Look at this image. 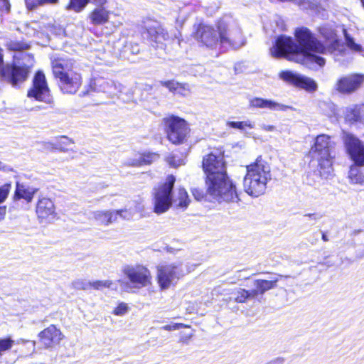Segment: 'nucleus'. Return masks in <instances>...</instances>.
Returning a JSON list of instances; mask_svg holds the SVG:
<instances>
[{"label": "nucleus", "mask_w": 364, "mask_h": 364, "mask_svg": "<svg viewBox=\"0 0 364 364\" xmlns=\"http://www.w3.org/2000/svg\"><path fill=\"white\" fill-rule=\"evenodd\" d=\"M71 60L59 58L52 62L53 72L56 78L59 79L60 87L63 92L74 94L82 84L80 74L71 70Z\"/></svg>", "instance_id": "nucleus-5"}, {"label": "nucleus", "mask_w": 364, "mask_h": 364, "mask_svg": "<svg viewBox=\"0 0 364 364\" xmlns=\"http://www.w3.org/2000/svg\"><path fill=\"white\" fill-rule=\"evenodd\" d=\"M188 326L185 325L183 323H174L172 325H165L162 327V328L165 331H172L175 330H178L180 328H187Z\"/></svg>", "instance_id": "nucleus-42"}, {"label": "nucleus", "mask_w": 364, "mask_h": 364, "mask_svg": "<svg viewBox=\"0 0 364 364\" xmlns=\"http://www.w3.org/2000/svg\"><path fill=\"white\" fill-rule=\"evenodd\" d=\"M334 142L326 134L316 137L314 145L309 151L311 157L318 162V171L321 178H328L333 175V150Z\"/></svg>", "instance_id": "nucleus-3"}, {"label": "nucleus", "mask_w": 364, "mask_h": 364, "mask_svg": "<svg viewBox=\"0 0 364 364\" xmlns=\"http://www.w3.org/2000/svg\"><path fill=\"white\" fill-rule=\"evenodd\" d=\"M192 193L197 200H200L204 196L203 191L198 188H193L192 190Z\"/></svg>", "instance_id": "nucleus-45"}, {"label": "nucleus", "mask_w": 364, "mask_h": 364, "mask_svg": "<svg viewBox=\"0 0 364 364\" xmlns=\"http://www.w3.org/2000/svg\"><path fill=\"white\" fill-rule=\"evenodd\" d=\"M139 52V48H138V46H137V45H136V46H135V47H134V48H133V49H132V53L136 54V53H138Z\"/></svg>", "instance_id": "nucleus-53"}, {"label": "nucleus", "mask_w": 364, "mask_h": 364, "mask_svg": "<svg viewBox=\"0 0 364 364\" xmlns=\"http://www.w3.org/2000/svg\"><path fill=\"white\" fill-rule=\"evenodd\" d=\"M192 270H194V268H192ZM191 271V269H186V271H184V272H186V273H188V272H190Z\"/></svg>", "instance_id": "nucleus-55"}, {"label": "nucleus", "mask_w": 364, "mask_h": 364, "mask_svg": "<svg viewBox=\"0 0 364 364\" xmlns=\"http://www.w3.org/2000/svg\"><path fill=\"white\" fill-rule=\"evenodd\" d=\"M36 214L41 220L50 221L55 218V211L53 202L47 198H43L38 202Z\"/></svg>", "instance_id": "nucleus-23"}, {"label": "nucleus", "mask_w": 364, "mask_h": 364, "mask_svg": "<svg viewBox=\"0 0 364 364\" xmlns=\"http://www.w3.org/2000/svg\"><path fill=\"white\" fill-rule=\"evenodd\" d=\"M90 87L96 92H102L113 97L122 92V86L112 80L100 77L94 78L90 82Z\"/></svg>", "instance_id": "nucleus-18"}, {"label": "nucleus", "mask_w": 364, "mask_h": 364, "mask_svg": "<svg viewBox=\"0 0 364 364\" xmlns=\"http://www.w3.org/2000/svg\"><path fill=\"white\" fill-rule=\"evenodd\" d=\"M294 34L298 42V52L301 58H307L320 66L324 65L325 59L315 53H324L325 46L317 41L310 30L305 27L298 28L295 30Z\"/></svg>", "instance_id": "nucleus-4"}, {"label": "nucleus", "mask_w": 364, "mask_h": 364, "mask_svg": "<svg viewBox=\"0 0 364 364\" xmlns=\"http://www.w3.org/2000/svg\"><path fill=\"white\" fill-rule=\"evenodd\" d=\"M272 178L269 164L261 156L255 162L247 166V173L243 180L245 191L250 196L258 197L267 188V184Z\"/></svg>", "instance_id": "nucleus-2"}, {"label": "nucleus", "mask_w": 364, "mask_h": 364, "mask_svg": "<svg viewBox=\"0 0 364 364\" xmlns=\"http://www.w3.org/2000/svg\"><path fill=\"white\" fill-rule=\"evenodd\" d=\"M228 127L233 129H237L241 131H244L246 127L250 129L254 128V124L250 120L242 121V122H232L228 121L226 123Z\"/></svg>", "instance_id": "nucleus-35"}, {"label": "nucleus", "mask_w": 364, "mask_h": 364, "mask_svg": "<svg viewBox=\"0 0 364 364\" xmlns=\"http://www.w3.org/2000/svg\"><path fill=\"white\" fill-rule=\"evenodd\" d=\"M157 278L161 289H166L183 277L186 272L181 262L162 264L158 267Z\"/></svg>", "instance_id": "nucleus-11"}, {"label": "nucleus", "mask_w": 364, "mask_h": 364, "mask_svg": "<svg viewBox=\"0 0 364 364\" xmlns=\"http://www.w3.org/2000/svg\"><path fill=\"white\" fill-rule=\"evenodd\" d=\"M58 0H25L26 7L28 10H32L38 6L46 4H55Z\"/></svg>", "instance_id": "nucleus-37"}, {"label": "nucleus", "mask_w": 364, "mask_h": 364, "mask_svg": "<svg viewBox=\"0 0 364 364\" xmlns=\"http://www.w3.org/2000/svg\"><path fill=\"white\" fill-rule=\"evenodd\" d=\"M115 212L117 213V219L118 217H120L124 220H130L132 218V213L127 209L115 210Z\"/></svg>", "instance_id": "nucleus-41"}, {"label": "nucleus", "mask_w": 364, "mask_h": 364, "mask_svg": "<svg viewBox=\"0 0 364 364\" xmlns=\"http://www.w3.org/2000/svg\"><path fill=\"white\" fill-rule=\"evenodd\" d=\"M159 154L156 153L139 154L133 159H129L127 164L132 166H139L146 164H151L159 159Z\"/></svg>", "instance_id": "nucleus-27"}, {"label": "nucleus", "mask_w": 364, "mask_h": 364, "mask_svg": "<svg viewBox=\"0 0 364 364\" xmlns=\"http://www.w3.org/2000/svg\"><path fill=\"white\" fill-rule=\"evenodd\" d=\"M166 127L168 139L174 144L184 142L189 133L190 129L186 120L171 115L164 119Z\"/></svg>", "instance_id": "nucleus-8"}, {"label": "nucleus", "mask_w": 364, "mask_h": 364, "mask_svg": "<svg viewBox=\"0 0 364 364\" xmlns=\"http://www.w3.org/2000/svg\"><path fill=\"white\" fill-rule=\"evenodd\" d=\"M281 277H288V276L280 275Z\"/></svg>", "instance_id": "nucleus-57"}, {"label": "nucleus", "mask_w": 364, "mask_h": 364, "mask_svg": "<svg viewBox=\"0 0 364 364\" xmlns=\"http://www.w3.org/2000/svg\"><path fill=\"white\" fill-rule=\"evenodd\" d=\"M95 8L89 14L92 24L99 26L106 23L109 19L110 11L107 6V0H93Z\"/></svg>", "instance_id": "nucleus-19"}, {"label": "nucleus", "mask_w": 364, "mask_h": 364, "mask_svg": "<svg viewBox=\"0 0 364 364\" xmlns=\"http://www.w3.org/2000/svg\"><path fill=\"white\" fill-rule=\"evenodd\" d=\"M115 210H97L91 212L92 218L98 224L108 226L117 221Z\"/></svg>", "instance_id": "nucleus-25"}, {"label": "nucleus", "mask_w": 364, "mask_h": 364, "mask_svg": "<svg viewBox=\"0 0 364 364\" xmlns=\"http://www.w3.org/2000/svg\"><path fill=\"white\" fill-rule=\"evenodd\" d=\"M262 129L265 130V131H268V132H272V131H274V127L272 126V125H265V124H262L261 126Z\"/></svg>", "instance_id": "nucleus-50"}, {"label": "nucleus", "mask_w": 364, "mask_h": 364, "mask_svg": "<svg viewBox=\"0 0 364 364\" xmlns=\"http://www.w3.org/2000/svg\"><path fill=\"white\" fill-rule=\"evenodd\" d=\"M270 53L276 58L284 57L298 61L299 58H301L298 52V45L292 38L284 35L277 37L274 45L270 48Z\"/></svg>", "instance_id": "nucleus-9"}, {"label": "nucleus", "mask_w": 364, "mask_h": 364, "mask_svg": "<svg viewBox=\"0 0 364 364\" xmlns=\"http://www.w3.org/2000/svg\"><path fill=\"white\" fill-rule=\"evenodd\" d=\"M160 83L171 92L178 93L182 96H187L191 92L189 85L187 83H179L173 80L161 81Z\"/></svg>", "instance_id": "nucleus-29"}, {"label": "nucleus", "mask_w": 364, "mask_h": 364, "mask_svg": "<svg viewBox=\"0 0 364 364\" xmlns=\"http://www.w3.org/2000/svg\"><path fill=\"white\" fill-rule=\"evenodd\" d=\"M91 288L96 290H102L104 288L116 289L117 286L111 280H97L91 282Z\"/></svg>", "instance_id": "nucleus-34"}, {"label": "nucleus", "mask_w": 364, "mask_h": 364, "mask_svg": "<svg viewBox=\"0 0 364 364\" xmlns=\"http://www.w3.org/2000/svg\"><path fill=\"white\" fill-rule=\"evenodd\" d=\"M59 144H64L66 146H68L71 144H73V141L70 139L65 136H62L59 138Z\"/></svg>", "instance_id": "nucleus-47"}, {"label": "nucleus", "mask_w": 364, "mask_h": 364, "mask_svg": "<svg viewBox=\"0 0 364 364\" xmlns=\"http://www.w3.org/2000/svg\"><path fill=\"white\" fill-rule=\"evenodd\" d=\"M11 5L9 0H0V11L2 12L9 13L10 11Z\"/></svg>", "instance_id": "nucleus-44"}, {"label": "nucleus", "mask_w": 364, "mask_h": 364, "mask_svg": "<svg viewBox=\"0 0 364 364\" xmlns=\"http://www.w3.org/2000/svg\"><path fill=\"white\" fill-rule=\"evenodd\" d=\"M360 1L361 4H362L363 8H364V0H360Z\"/></svg>", "instance_id": "nucleus-56"}, {"label": "nucleus", "mask_w": 364, "mask_h": 364, "mask_svg": "<svg viewBox=\"0 0 364 364\" xmlns=\"http://www.w3.org/2000/svg\"><path fill=\"white\" fill-rule=\"evenodd\" d=\"M72 286L74 289L77 290H88L91 289V282L78 279L72 282Z\"/></svg>", "instance_id": "nucleus-38"}, {"label": "nucleus", "mask_w": 364, "mask_h": 364, "mask_svg": "<svg viewBox=\"0 0 364 364\" xmlns=\"http://www.w3.org/2000/svg\"><path fill=\"white\" fill-rule=\"evenodd\" d=\"M129 307L128 306V304L124 302H121L114 309L112 314L116 316H124L129 311Z\"/></svg>", "instance_id": "nucleus-40"}, {"label": "nucleus", "mask_w": 364, "mask_h": 364, "mask_svg": "<svg viewBox=\"0 0 364 364\" xmlns=\"http://www.w3.org/2000/svg\"><path fill=\"white\" fill-rule=\"evenodd\" d=\"M176 178L168 175L164 182L156 186L152 192L154 212L158 215L166 212L173 205L172 194Z\"/></svg>", "instance_id": "nucleus-6"}, {"label": "nucleus", "mask_w": 364, "mask_h": 364, "mask_svg": "<svg viewBox=\"0 0 364 364\" xmlns=\"http://www.w3.org/2000/svg\"><path fill=\"white\" fill-rule=\"evenodd\" d=\"M9 48L11 50H18L23 49V46L21 45H20L18 43H11L9 45Z\"/></svg>", "instance_id": "nucleus-48"}, {"label": "nucleus", "mask_w": 364, "mask_h": 364, "mask_svg": "<svg viewBox=\"0 0 364 364\" xmlns=\"http://www.w3.org/2000/svg\"><path fill=\"white\" fill-rule=\"evenodd\" d=\"M364 82V75L354 73L339 78L335 89L342 94H350L356 91Z\"/></svg>", "instance_id": "nucleus-16"}, {"label": "nucleus", "mask_w": 364, "mask_h": 364, "mask_svg": "<svg viewBox=\"0 0 364 364\" xmlns=\"http://www.w3.org/2000/svg\"><path fill=\"white\" fill-rule=\"evenodd\" d=\"M328 1V0H316V3L321 5L326 4Z\"/></svg>", "instance_id": "nucleus-54"}, {"label": "nucleus", "mask_w": 364, "mask_h": 364, "mask_svg": "<svg viewBox=\"0 0 364 364\" xmlns=\"http://www.w3.org/2000/svg\"><path fill=\"white\" fill-rule=\"evenodd\" d=\"M304 216L305 218H309L314 221L319 220L322 218V215L317 213L305 214Z\"/></svg>", "instance_id": "nucleus-46"}, {"label": "nucleus", "mask_w": 364, "mask_h": 364, "mask_svg": "<svg viewBox=\"0 0 364 364\" xmlns=\"http://www.w3.org/2000/svg\"><path fill=\"white\" fill-rule=\"evenodd\" d=\"M183 21H184L183 19L180 20L179 18H177L176 19V28H178V27L181 28L183 26Z\"/></svg>", "instance_id": "nucleus-51"}, {"label": "nucleus", "mask_w": 364, "mask_h": 364, "mask_svg": "<svg viewBox=\"0 0 364 364\" xmlns=\"http://www.w3.org/2000/svg\"><path fill=\"white\" fill-rule=\"evenodd\" d=\"M36 191V188L26 187L25 186L21 185L18 183H17L14 198H23L27 202H31L33 198V195L35 194Z\"/></svg>", "instance_id": "nucleus-31"}, {"label": "nucleus", "mask_w": 364, "mask_h": 364, "mask_svg": "<svg viewBox=\"0 0 364 364\" xmlns=\"http://www.w3.org/2000/svg\"><path fill=\"white\" fill-rule=\"evenodd\" d=\"M279 75L284 81L291 82L308 91H315L317 88L316 82L312 79L294 73L291 71H283Z\"/></svg>", "instance_id": "nucleus-21"}, {"label": "nucleus", "mask_w": 364, "mask_h": 364, "mask_svg": "<svg viewBox=\"0 0 364 364\" xmlns=\"http://www.w3.org/2000/svg\"><path fill=\"white\" fill-rule=\"evenodd\" d=\"M219 46L222 49H238L245 44V38L240 28L229 27L224 21L218 22Z\"/></svg>", "instance_id": "nucleus-7"}, {"label": "nucleus", "mask_w": 364, "mask_h": 364, "mask_svg": "<svg viewBox=\"0 0 364 364\" xmlns=\"http://www.w3.org/2000/svg\"><path fill=\"white\" fill-rule=\"evenodd\" d=\"M203 168L206 176L207 193L214 200L219 203H234L238 200L236 186L228 176L222 155H207L203 159Z\"/></svg>", "instance_id": "nucleus-1"}, {"label": "nucleus", "mask_w": 364, "mask_h": 364, "mask_svg": "<svg viewBox=\"0 0 364 364\" xmlns=\"http://www.w3.org/2000/svg\"><path fill=\"white\" fill-rule=\"evenodd\" d=\"M167 162L173 167H177L184 164L183 159H179L176 160L175 156H168L167 158Z\"/></svg>", "instance_id": "nucleus-43"}, {"label": "nucleus", "mask_w": 364, "mask_h": 364, "mask_svg": "<svg viewBox=\"0 0 364 364\" xmlns=\"http://www.w3.org/2000/svg\"><path fill=\"white\" fill-rule=\"evenodd\" d=\"M122 272L137 287H146L151 283V273L144 266L126 265L123 267Z\"/></svg>", "instance_id": "nucleus-13"}, {"label": "nucleus", "mask_w": 364, "mask_h": 364, "mask_svg": "<svg viewBox=\"0 0 364 364\" xmlns=\"http://www.w3.org/2000/svg\"><path fill=\"white\" fill-rule=\"evenodd\" d=\"M144 39L151 43H156L162 45L164 41L168 39V33L164 30L161 24L156 21L149 20L145 22L144 31L142 32Z\"/></svg>", "instance_id": "nucleus-17"}, {"label": "nucleus", "mask_w": 364, "mask_h": 364, "mask_svg": "<svg viewBox=\"0 0 364 364\" xmlns=\"http://www.w3.org/2000/svg\"><path fill=\"white\" fill-rule=\"evenodd\" d=\"M321 234H322V240L324 241V242H327L329 240L328 236L324 233L322 231L321 232Z\"/></svg>", "instance_id": "nucleus-52"}, {"label": "nucleus", "mask_w": 364, "mask_h": 364, "mask_svg": "<svg viewBox=\"0 0 364 364\" xmlns=\"http://www.w3.org/2000/svg\"><path fill=\"white\" fill-rule=\"evenodd\" d=\"M345 118L350 123L358 122L360 119V111L357 107L347 108Z\"/></svg>", "instance_id": "nucleus-36"}, {"label": "nucleus", "mask_w": 364, "mask_h": 364, "mask_svg": "<svg viewBox=\"0 0 364 364\" xmlns=\"http://www.w3.org/2000/svg\"><path fill=\"white\" fill-rule=\"evenodd\" d=\"M249 105L253 108L268 109L270 110H286L289 106L278 103L271 100L260 97H251L249 100Z\"/></svg>", "instance_id": "nucleus-24"}, {"label": "nucleus", "mask_w": 364, "mask_h": 364, "mask_svg": "<svg viewBox=\"0 0 364 364\" xmlns=\"http://www.w3.org/2000/svg\"><path fill=\"white\" fill-rule=\"evenodd\" d=\"M14 343V341L11 338H0V355L4 351L11 349Z\"/></svg>", "instance_id": "nucleus-39"}, {"label": "nucleus", "mask_w": 364, "mask_h": 364, "mask_svg": "<svg viewBox=\"0 0 364 364\" xmlns=\"http://www.w3.org/2000/svg\"><path fill=\"white\" fill-rule=\"evenodd\" d=\"M40 341L48 348L58 345L63 339V333L54 325H50L38 334Z\"/></svg>", "instance_id": "nucleus-22"}, {"label": "nucleus", "mask_w": 364, "mask_h": 364, "mask_svg": "<svg viewBox=\"0 0 364 364\" xmlns=\"http://www.w3.org/2000/svg\"><path fill=\"white\" fill-rule=\"evenodd\" d=\"M284 360L282 358H277L271 361H269L267 364H283Z\"/></svg>", "instance_id": "nucleus-49"}, {"label": "nucleus", "mask_w": 364, "mask_h": 364, "mask_svg": "<svg viewBox=\"0 0 364 364\" xmlns=\"http://www.w3.org/2000/svg\"><path fill=\"white\" fill-rule=\"evenodd\" d=\"M321 35L326 38L328 48H326L325 53H330L334 55H343L345 53L343 46L338 40L334 31L329 27L323 26L320 28Z\"/></svg>", "instance_id": "nucleus-20"}, {"label": "nucleus", "mask_w": 364, "mask_h": 364, "mask_svg": "<svg viewBox=\"0 0 364 364\" xmlns=\"http://www.w3.org/2000/svg\"><path fill=\"white\" fill-rule=\"evenodd\" d=\"M277 279L273 280L255 279L253 282L254 289L251 290L252 296L255 299L259 295H263L266 291L277 287Z\"/></svg>", "instance_id": "nucleus-26"}, {"label": "nucleus", "mask_w": 364, "mask_h": 364, "mask_svg": "<svg viewBox=\"0 0 364 364\" xmlns=\"http://www.w3.org/2000/svg\"><path fill=\"white\" fill-rule=\"evenodd\" d=\"M31 65L21 62L7 64L2 67L0 75L5 80L16 87L27 80Z\"/></svg>", "instance_id": "nucleus-10"}, {"label": "nucleus", "mask_w": 364, "mask_h": 364, "mask_svg": "<svg viewBox=\"0 0 364 364\" xmlns=\"http://www.w3.org/2000/svg\"><path fill=\"white\" fill-rule=\"evenodd\" d=\"M343 141L350 159L354 164L364 166V144L351 134L343 133Z\"/></svg>", "instance_id": "nucleus-14"}, {"label": "nucleus", "mask_w": 364, "mask_h": 364, "mask_svg": "<svg viewBox=\"0 0 364 364\" xmlns=\"http://www.w3.org/2000/svg\"><path fill=\"white\" fill-rule=\"evenodd\" d=\"M196 38L198 42L208 48L216 49L219 46L218 28L215 30L212 26L200 23L198 26Z\"/></svg>", "instance_id": "nucleus-15"}, {"label": "nucleus", "mask_w": 364, "mask_h": 364, "mask_svg": "<svg viewBox=\"0 0 364 364\" xmlns=\"http://www.w3.org/2000/svg\"><path fill=\"white\" fill-rule=\"evenodd\" d=\"M172 200L173 205L181 210H186L191 201L187 191L183 188H178L176 192L172 194Z\"/></svg>", "instance_id": "nucleus-28"}, {"label": "nucleus", "mask_w": 364, "mask_h": 364, "mask_svg": "<svg viewBox=\"0 0 364 364\" xmlns=\"http://www.w3.org/2000/svg\"><path fill=\"white\" fill-rule=\"evenodd\" d=\"M360 166L356 164L350 166L348 179L350 183L360 185L364 183V169Z\"/></svg>", "instance_id": "nucleus-30"}, {"label": "nucleus", "mask_w": 364, "mask_h": 364, "mask_svg": "<svg viewBox=\"0 0 364 364\" xmlns=\"http://www.w3.org/2000/svg\"><path fill=\"white\" fill-rule=\"evenodd\" d=\"M27 96L48 104L53 102V97L43 72L38 71L36 73L33 80V87L28 91Z\"/></svg>", "instance_id": "nucleus-12"}, {"label": "nucleus", "mask_w": 364, "mask_h": 364, "mask_svg": "<svg viewBox=\"0 0 364 364\" xmlns=\"http://www.w3.org/2000/svg\"><path fill=\"white\" fill-rule=\"evenodd\" d=\"M11 189V183H5L0 187V221L4 220L6 216V206L2 204L7 198Z\"/></svg>", "instance_id": "nucleus-32"}, {"label": "nucleus", "mask_w": 364, "mask_h": 364, "mask_svg": "<svg viewBox=\"0 0 364 364\" xmlns=\"http://www.w3.org/2000/svg\"><path fill=\"white\" fill-rule=\"evenodd\" d=\"M234 294V300L238 303H245L249 299H255L254 296H252L251 290H246L245 289H237Z\"/></svg>", "instance_id": "nucleus-33"}]
</instances>
